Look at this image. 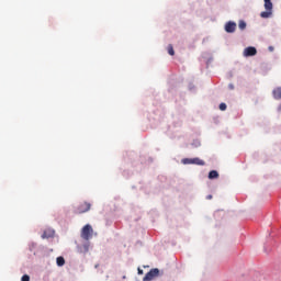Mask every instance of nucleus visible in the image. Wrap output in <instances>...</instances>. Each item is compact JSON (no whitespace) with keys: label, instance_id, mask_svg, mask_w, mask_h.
Instances as JSON below:
<instances>
[{"label":"nucleus","instance_id":"obj_17","mask_svg":"<svg viewBox=\"0 0 281 281\" xmlns=\"http://www.w3.org/2000/svg\"><path fill=\"white\" fill-rule=\"evenodd\" d=\"M191 161H192V159H190V158H187V159L182 160L183 164H192Z\"/></svg>","mask_w":281,"mask_h":281},{"label":"nucleus","instance_id":"obj_8","mask_svg":"<svg viewBox=\"0 0 281 281\" xmlns=\"http://www.w3.org/2000/svg\"><path fill=\"white\" fill-rule=\"evenodd\" d=\"M79 254H88L89 252V243L83 244L82 246L78 247Z\"/></svg>","mask_w":281,"mask_h":281},{"label":"nucleus","instance_id":"obj_3","mask_svg":"<svg viewBox=\"0 0 281 281\" xmlns=\"http://www.w3.org/2000/svg\"><path fill=\"white\" fill-rule=\"evenodd\" d=\"M159 276V269L154 268L143 278V281H153Z\"/></svg>","mask_w":281,"mask_h":281},{"label":"nucleus","instance_id":"obj_1","mask_svg":"<svg viewBox=\"0 0 281 281\" xmlns=\"http://www.w3.org/2000/svg\"><path fill=\"white\" fill-rule=\"evenodd\" d=\"M265 1V9L266 11H262L260 13L261 19H269L271 18V14H273V3L271 0H263Z\"/></svg>","mask_w":281,"mask_h":281},{"label":"nucleus","instance_id":"obj_14","mask_svg":"<svg viewBox=\"0 0 281 281\" xmlns=\"http://www.w3.org/2000/svg\"><path fill=\"white\" fill-rule=\"evenodd\" d=\"M54 236V233H49L47 234V232L45 231L42 235V238H52Z\"/></svg>","mask_w":281,"mask_h":281},{"label":"nucleus","instance_id":"obj_9","mask_svg":"<svg viewBox=\"0 0 281 281\" xmlns=\"http://www.w3.org/2000/svg\"><path fill=\"white\" fill-rule=\"evenodd\" d=\"M191 162L195 164L196 166H205V161L200 158H193Z\"/></svg>","mask_w":281,"mask_h":281},{"label":"nucleus","instance_id":"obj_5","mask_svg":"<svg viewBox=\"0 0 281 281\" xmlns=\"http://www.w3.org/2000/svg\"><path fill=\"white\" fill-rule=\"evenodd\" d=\"M257 54H258V50L254 46H249L244 49V56L246 58L249 56H256Z\"/></svg>","mask_w":281,"mask_h":281},{"label":"nucleus","instance_id":"obj_11","mask_svg":"<svg viewBox=\"0 0 281 281\" xmlns=\"http://www.w3.org/2000/svg\"><path fill=\"white\" fill-rule=\"evenodd\" d=\"M56 262H57V267H64L65 258L64 257H57Z\"/></svg>","mask_w":281,"mask_h":281},{"label":"nucleus","instance_id":"obj_13","mask_svg":"<svg viewBox=\"0 0 281 281\" xmlns=\"http://www.w3.org/2000/svg\"><path fill=\"white\" fill-rule=\"evenodd\" d=\"M238 27H239V30H245V29L247 27V23L241 20V21H239V23H238Z\"/></svg>","mask_w":281,"mask_h":281},{"label":"nucleus","instance_id":"obj_15","mask_svg":"<svg viewBox=\"0 0 281 281\" xmlns=\"http://www.w3.org/2000/svg\"><path fill=\"white\" fill-rule=\"evenodd\" d=\"M220 111H227V104L221 103L220 104Z\"/></svg>","mask_w":281,"mask_h":281},{"label":"nucleus","instance_id":"obj_16","mask_svg":"<svg viewBox=\"0 0 281 281\" xmlns=\"http://www.w3.org/2000/svg\"><path fill=\"white\" fill-rule=\"evenodd\" d=\"M22 281H30V276H27V274H24V276H22V279H21Z\"/></svg>","mask_w":281,"mask_h":281},{"label":"nucleus","instance_id":"obj_18","mask_svg":"<svg viewBox=\"0 0 281 281\" xmlns=\"http://www.w3.org/2000/svg\"><path fill=\"white\" fill-rule=\"evenodd\" d=\"M138 273H139V276H142L144 273V270L138 268Z\"/></svg>","mask_w":281,"mask_h":281},{"label":"nucleus","instance_id":"obj_12","mask_svg":"<svg viewBox=\"0 0 281 281\" xmlns=\"http://www.w3.org/2000/svg\"><path fill=\"white\" fill-rule=\"evenodd\" d=\"M167 52H168L169 56H175V48L172 47L171 44L168 45Z\"/></svg>","mask_w":281,"mask_h":281},{"label":"nucleus","instance_id":"obj_6","mask_svg":"<svg viewBox=\"0 0 281 281\" xmlns=\"http://www.w3.org/2000/svg\"><path fill=\"white\" fill-rule=\"evenodd\" d=\"M225 32L228 34H234L236 32V23L235 22H227L225 24Z\"/></svg>","mask_w":281,"mask_h":281},{"label":"nucleus","instance_id":"obj_4","mask_svg":"<svg viewBox=\"0 0 281 281\" xmlns=\"http://www.w3.org/2000/svg\"><path fill=\"white\" fill-rule=\"evenodd\" d=\"M89 210H91V203L83 202L77 207L76 214H85L86 212H89Z\"/></svg>","mask_w":281,"mask_h":281},{"label":"nucleus","instance_id":"obj_10","mask_svg":"<svg viewBox=\"0 0 281 281\" xmlns=\"http://www.w3.org/2000/svg\"><path fill=\"white\" fill-rule=\"evenodd\" d=\"M209 179H218V171H216V170L210 171Z\"/></svg>","mask_w":281,"mask_h":281},{"label":"nucleus","instance_id":"obj_7","mask_svg":"<svg viewBox=\"0 0 281 281\" xmlns=\"http://www.w3.org/2000/svg\"><path fill=\"white\" fill-rule=\"evenodd\" d=\"M272 95H273L274 100H281V87L276 88L272 91Z\"/></svg>","mask_w":281,"mask_h":281},{"label":"nucleus","instance_id":"obj_2","mask_svg":"<svg viewBox=\"0 0 281 281\" xmlns=\"http://www.w3.org/2000/svg\"><path fill=\"white\" fill-rule=\"evenodd\" d=\"M81 238H83V240H89L90 238H93V227H91V225L87 224L82 227Z\"/></svg>","mask_w":281,"mask_h":281},{"label":"nucleus","instance_id":"obj_19","mask_svg":"<svg viewBox=\"0 0 281 281\" xmlns=\"http://www.w3.org/2000/svg\"><path fill=\"white\" fill-rule=\"evenodd\" d=\"M206 199L210 201V200H212V194H209L207 196H206Z\"/></svg>","mask_w":281,"mask_h":281}]
</instances>
